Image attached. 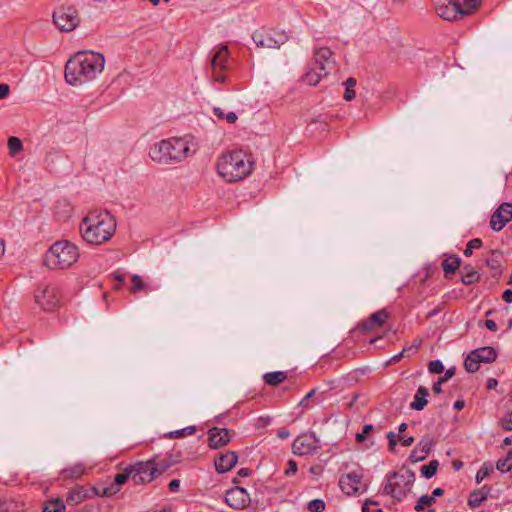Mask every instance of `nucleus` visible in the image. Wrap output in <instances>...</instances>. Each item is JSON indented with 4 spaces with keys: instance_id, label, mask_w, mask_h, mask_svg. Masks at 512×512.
<instances>
[{
    "instance_id": "obj_1",
    "label": "nucleus",
    "mask_w": 512,
    "mask_h": 512,
    "mask_svg": "<svg viewBox=\"0 0 512 512\" xmlns=\"http://www.w3.org/2000/svg\"><path fill=\"white\" fill-rule=\"evenodd\" d=\"M105 66L102 54L93 51H81L73 55L65 66V80L76 86L85 84L97 77Z\"/></svg>"
},
{
    "instance_id": "obj_2",
    "label": "nucleus",
    "mask_w": 512,
    "mask_h": 512,
    "mask_svg": "<svg viewBox=\"0 0 512 512\" xmlns=\"http://www.w3.org/2000/svg\"><path fill=\"white\" fill-rule=\"evenodd\" d=\"M116 230V221L108 212H90L80 224L82 238L90 244L100 245L108 241Z\"/></svg>"
},
{
    "instance_id": "obj_3",
    "label": "nucleus",
    "mask_w": 512,
    "mask_h": 512,
    "mask_svg": "<svg viewBox=\"0 0 512 512\" xmlns=\"http://www.w3.org/2000/svg\"><path fill=\"white\" fill-rule=\"evenodd\" d=\"M188 142L183 138H169L155 143L149 151L150 158L161 165H174L190 154Z\"/></svg>"
},
{
    "instance_id": "obj_4",
    "label": "nucleus",
    "mask_w": 512,
    "mask_h": 512,
    "mask_svg": "<svg viewBox=\"0 0 512 512\" xmlns=\"http://www.w3.org/2000/svg\"><path fill=\"white\" fill-rule=\"evenodd\" d=\"M245 157L241 151L223 154L217 162L218 174L227 182L243 180L253 169V162Z\"/></svg>"
},
{
    "instance_id": "obj_5",
    "label": "nucleus",
    "mask_w": 512,
    "mask_h": 512,
    "mask_svg": "<svg viewBox=\"0 0 512 512\" xmlns=\"http://www.w3.org/2000/svg\"><path fill=\"white\" fill-rule=\"evenodd\" d=\"M79 258L76 245L63 240L55 242L46 252L44 264L50 269H67L74 265Z\"/></svg>"
},
{
    "instance_id": "obj_6",
    "label": "nucleus",
    "mask_w": 512,
    "mask_h": 512,
    "mask_svg": "<svg viewBox=\"0 0 512 512\" xmlns=\"http://www.w3.org/2000/svg\"><path fill=\"white\" fill-rule=\"evenodd\" d=\"M335 65L333 52L328 47H321L314 53L313 61L303 81L308 85L316 86L322 77L327 76Z\"/></svg>"
},
{
    "instance_id": "obj_7",
    "label": "nucleus",
    "mask_w": 512,
    "mask_h": 512,
    "mask_svg": "<svg viewBox=\"0 0 512 512\" xmlns=\"http://www.w3.org/2000/svg\"><path fill=\"white\" fill-rule=\"evenodd\" d=\"M414 482L415 473L410 469L392 472L387 477V483L383 488V493L400 502L411 491Z\"/></svg>"
},
{
    "instance_id": "obj_8",
    "label": "nucleus",
    "mask_w": 512,
    "mask_h": 512,
    "mask_svg": "<svg viewBox=\"0 0 512 512\" xmlns=\"http://www.w3.org/2000/svg\"><path fill=\"white\" fill-rule=\"evenodd\" d=\"M285 31L261 27L252 34V40L258 48L278 49L288 41Z\"/></svg>"
},
{
    "instance_id": "obj_9",
    "label": "nucleus",
    "mask_w": 512,
    "mask_h": 512,
    "mask_svg": "<svg viewBox=\"0 0 512 512\" xmlns=\"http://www.w3.org/2000/svg\"><path fill=\"white\" fill-rule=\"evenodd\" d=\"M53 23L61 32H71L80 23L79 13L73 6L59 7L53 12Z\"/></svg>"
},
{
    "instance_id": "obj_10",
    "label": "nucleus",
    "mask_w": 512,
    "mask_h": 512,
    "mask_svg": "<svg viewBox=\"0 0 512 512\" xmlns=\"http://www.w3.org/2000/svg\"><path fill=\"white\" fill-rule=\"evenodd\" d=\"M497 359V351L490 346L474 349L464 360L467 372L474 373L479 370L480 363H492Z\"/></svg>"
},
{
    "instance_id": "obj_11",
    "label": "nucleus",
    "mask_w": 512,
    "mask_h": 512,
    "mask_svg": "<svg viewBox=\"0 0 512 512\" xmlns=\"http://www.w3.org/2000/svg\"><path fill=\"white\" fill-rule=\"evenodd\" d=\"M34 298L35 302L46 311L54 310L60 302V294L58 288L53 285H47L43 288H38Z\"/></svg>"
},
{
    "instance_id": "obj_12",
    "label": "nucleus",
    "mask_w": 512,
    "mask_h": 512,
    "mask_svg": "<svg viewBox=\"0 0 512 512\" xmlns=\"http://www.w3.org/2000/svg\"><path fill=\"white\" fill-rule=\"evenodd\" d=\"M129 467L132 474V481L136 485L149 483L156 477L155 460L137 462Z\"/></svg>"
},
{
    "instance_id": "obj_13",
    "label": "nucleus",
    "mask_w": 512,
    "mask_h": 512,
    "mask_svg": "<svg viewBox=\"0 0 512 512\" xmlns=\"http://www.w3.org/2000/svg\"><path fill=\"white\" fill-rule=\"evenodd\" d=\"M292 449L299 456L312 454L320 449L319 439L313 432L301 434L294 440Z\"/></svg>"
},
{
    "instance_id": "obj_14",
    "label": "nucleus",
    "mask_w": 512,
    "mask_h": 512,
    "mask_svg": "<svg viewBox=\"0 0 512 512\" xmlns=\"http://www.w3.org/2000/svg\"><path fill=\"white\" fill-rule=\"evenodd\" d=\"M435 10L439 17L448 21H455L459 16L470 15L460 5L450 0H435Z\"/></svg>"
},
{
    "instance_id": "obj_15",
    "label": "nucleus",
    "mask_w": 512,
    "mask_h": 512,
    "mask_svg": "<svg viewBox=\"0 0 512 512\" xmlns=\"http://www.w3.org/2000/svg\"><path fill=\"white\" fill-rule=\"evenodd\" d=\"M225 502L231 508L240 510L249 505L250 497L245 488L236 486L226 492Z\"/></svg>"
},
{
    "instance_id": "obj_16",
    "label": "nucleus",
    "mask_w": 512,
    "mask_h": 512,
    "mask_svg": "<svg viewBox=\"0 0 512 512\" xmlns=\"http://www.w3.org/2000/svg\"><path fill=\"white\" fill-rule=\"evenodd\" d=\"M512 220V203H502L492 214L490 226L494 231H500L506 223Z\"/></svg>"
},
{
    "instance_id": "obj_17",
    "label": "nucleus",
    "mask_w": 512,
    "mask_h": 512,
    "mask_svg": "<svg viewBox=\"0 0 512 512\" xmlns=\"http://www.w3.org/2000/svg\"><path fill=\"white\" fill-rule=\"evenodd\" d=\"M388 318L389 313L386 311V309L378 310L371 314L366 320L361 321L358 324L357 329L362 333H370L375 329L383 326Z\"/></svg>"
},
{
    "instance_id": "obj_18",
    "label": "nucleus",
    "mask_w": 512,
    "mask_h": 512,
    "mask_svg": "<svg viewBox=\"0 0 512 512\" xmlns=\"http://www.w3.org/2000/svg\"><path fill=\"white\" fill-rule=\"evenodd\" d=\"M434 445L433 437L425 435L412 450L409 456L410 461L416 463L425 460Z\"/></svg>"
},
{
    "instance_id": "obj_19",
    "label": "nucleus",
    "mask_w": 512,
    "mask_h": 512,
    "mask_svg": "<svg viewBox=\"0 0 512 512\" xmlns=\"http://www.w3.org/2000/svg\"><path fill=\"white\" fill-rule=\"evenodd\" d=\"M230 442L229 430L213 427L208 431V444L212 449H218Z\"/></svg>"
},
{
    "instance_id": "obj_20",
    "label": "nucleus",
    "mask_w": 512,
    "mask_h": 512,
    "mask_svg": "<svg viewBox=\"0 0 512 512\" xmlns=\"http://www.w3.org/2000/svg\"><path fill=\"white\" fill-rule=\"evenodd\" d=\"M238 455L234 451H227L215 459V468L218 473H226L237 464Z\"/></svg>"
},
{
    "instance_id": "obj_21",
    "label": "nucleus",
    "mask_w": 512,
    "mask_h": 512,
    "mask_svg": "<svg viewBox=\"0 0 512 512\" xmlns=\"http://www.w3.org/2000/svg\"><path fill=\"white\" fill-rule=\"evenodd\" d=\"M361 483V476L357 473H349L340 479V487L347 495H353L359 492V484Z\"/></svg>"
},
{
    "instance_id": "obj_22",
    "label": "nucleus",
    "mask_w": 512,
    "mask_h": 512,
    "mask_svg": "<svg viewBox=\"0 0 512 512\" xmlns=\"http://www.w3.org/2000/svg\"><path fill=\"white\" fill-rule=\"evenodd\" d=\"M503 257V253L500 250H491L490 257L486 259V265L494 271L493 277L498 278L501 273V259Z\"/></svg>"
},
{
    "instance_id": "obj_23",
    "label": "nucleus",
    "mask_w": 512,
    "mask_h": 512,
    "mask_svg": "<svg viewBox=\"0 0 512 512\" xmlns=\"http://www.w3.org/2000/svg\"><path fill=\"white\" fill-rule=\"evenodd\" d=\"M228 56H229V51H228L227 46H221L211 60L212 69L213 70H216V69L224 70L226 67V62L228 60Z\"/></svg>"
},
{
    "instance_id": "obj_24",
    "label": "nucleus",
    "mask_w": 512,
    "mask_h": 512,
    "mask_svg": "<svg viewBox=\"0 0 512 512\" xmlns=\"http://www.w3.org/2000/svg\"><path fill=\"white\" fill-rule=\"evenodd\" d=\"M489 492L490 489L486 488V486L482 487L479 490L473 491L472 493H470L467 502L468 506L472 509L479 507L488 498Z\"/></svg>"
},
{
    "instance_id": "obj_25",
    "label": "nucleus",
    "mask_w": 512,
    "mask_h": 512,
    "mask_svg": "<svg viewBox=\"0 0 512 512\" xmlns=\"http://www.w3.org/2000/svg\"><path fill=\"white\" fill-rule=\"evenodd\" d=\"M429 391L426 387L420 386L414 396V400L410 403V408L416 411H421L427 405V396Z\"/></svg>"
},
{
    "instance_id": "obj_26",
    "label": "nucleus",
    "mask_w": 512,
    "mask_h": 512,
    "mask_svg": "<svg viewBox=\"0 0 512 512\" xmlns=\"http://www.w3.org/2000/svg\"><path fill=\"white\" fill-rule=\"evenodd\" d=\"M480 280V274L470 264L463 266L461 271V281L465 285H471Z\"/></svg>"
},
{
    "instance_id": "obj_27",
    "label": "nucleus",
    "mask_w": 512,
    "mask_h": 512,
    "mask_svg": "<svg viewBox=\"0 0 512 512\" xmlns=\"http://www.w3.org/2000/svg\"><path fill=\"white\" fill-rule=\"evenodd\" d=\"M132 285L129 288L130 292L132 293H138L140 291H145L146 293H149L153 291V288L151 285L143 280V278L140 275L134 274L131 277Z\"/></svg>"
},
{
    "instance_id": "obj_28",
    "label": "nucleus",
    "mask_w": 512,
    "mask_h": 512,
    "mask_svg": "<svg viewBox=\"0 0 512 512\" xmlns=\"http://www.w3.org/2000/svg\"><path fill=\"white\" fill-rule=\"evenodd\" d=\"M85 472V466L82 463L74 464L61 471L64 479H77L80 478Z\"/></svg>"
},
{
    "instance_id": "obj_29",
    "label": "nucleus",
    "mask_w": 512,
    "mask_h": 512,
    "mask_svg": "<svg viewBox=\"0 0 512 512\" xmlns=\"http://www.w3.org/2000/svg\"><path fill=\"white\" fill-rule=\"evenodd\" d=\"M288 377V372L286 371H276L269 372L264 374L263 379L267 385L277 386L283 381H285Z\"/></svg>"
},
{
    "instance_id": "obj_30",
    "label": "nucleus",
    "mask_w": 512,
    "mask_h": 512,
    "mask_svg": "<svg viewBox=\"0 0 512 512\" xmlns=\"http://www.w3.org/2000/svg\"><path fill=\"white\" fill-rule=\"evenodd\" d=\"M461 264V259L457 255L450 256L442 261V268L446 274L454 273Z\"/></svg>"
},
{
    "instance_id": "obj_31",
    "label": "nucleus",
    "mask_w": 512,
    "mask_h": 512,
    "mask_svg": "<svg viewBox=\"0 0 512 512\" xmlns=\"http://www.w3.org/2000/svg\"><path fill=\"white\" fill-rule=\"evenodd\" d=\"M86 497H87V494L83 490H80V489L72 490L67 495L66 503L68 505L74 506V505H77V504L83 502Z\"/></svg>"
},
{
    "instance_id": "obj_32",
    "label": "nucleus",
    "mask_w": 512,
    "mask_h": 512,
    "mask_svg": "<svg viewBox=\"0 0 512 512\" xmlns=\"http://www.w3.org/2000/svg\"><path fill=\"white\" fill-rule=\"evenodd\" d=\"M214 115L220 120H226L228 123L233 124L237 121L238 117L234 112L225 113L221 108H213Z\"/></svg>"
},
{
    "instance_id": "obj_33",
    "label": "nucleus",
    "mask_w": 512,
    "mask_h": 512,
    "mask_svg": "<svg viewBox=\"0 0 512 512\" xmlns=\"http://www.w3.org/2000/svg\"><path fill=\"white\" fill-rule=\"evenodd\" d=\"M8 149L11 156H16L23 150L22 141L18 137H10L8 139Z\"/></svg>"
},
{
    "instance_id": "obj_34",
    "label": "nucleus",
    "mask_w": 512,
    "mask_h": 512,
    "mask_svg": "<svg viewBox=\"0 0 512 512\" xmlns=\"http://www.w3.org/2000/svg\"><path fill=\"white\" fill-rule=\"evenodd\" d=\"M438 466L439 462L437 460H432L429 462V464L421 467V474L425 478L430 479L436 474Z\"/></svg>"
},
{
    "instance_id": "obj_35",
    "label": "nucleus",
    "mask_w": 512,
    "mask_h": 512,
    "mask_svg": "<svg viewBox=\"0 0 512 512\" xmlns=\"http://www.w3.org/2000/svg\"><path fill=\"white\" fill-rule=\"evenodd\" d=\"M434 502H435V499L432 495H422L418 499V501L414 507V510L416 512H422V511H424L425 507H430Z\"/></svg>"
},
{
    "instance_id": "obj_36",
    "label": "nucleus",
    "mask_w": 512,
    "mask_h": 512,
    "mask_svg": "<svg viewBox=\"0 0 512 512\" xmlns=\"http://www.w3.org/2000/svg\"><path fill=\"white\" fill-rule=\"evenodd\" d=\"M64 510V502L60 499H54L48 503L43 512H64Z\"/></svg>"
},
{
    "instance_id": "obj_37",
    "label": "nucleus",
    "mask_w": 512,
    "mask_h": 512,
    "mask_svg": "<svg viewBox=\"0 0 512 512\" xmlns=\"http://www.w3.org/2000/svg\"><path fill=\"white\" fill-rule=\"evenodd\" d=\"M129 478L132 479V474H131L130 467H127L124 469V471L122 473L115 475L114 483L112 485H115L116 487L120 486V485L126 483Z\"/></svg>"
},
{
    "instance_id": "obj_38",
    "label": "nucleus",
    "mask_w": 512,
    "mask_h": 512,
    "mask_svg": "<svg viewBox=\"0 0 512 512\" xmlns=\"http://www.w3.org/2000/svg\"><path fill=\"white\" fill-rule=\"evenodd\" d=\"M196 429L195 426H188L180 430H175L169 433L170 438H180L186 435H193Z\"/></svg>"
},
{
    "instance_id": "obj_39",
    "label": "nucleus",
    "mask_w": 512,
    "mask_h": 512,
    "mask_svg": "<svg viewBox=\"0 0 512 512\" xmlns=\"http://www.w3.org/2000/svg\"><path fill=\"white\" fill-rule=\"evenodd\" d=\"M173 465V461L170 459H163L158 462L155 461V474L156 476L161 475Z\"/></svg>"
},
{
    "instance_id": "obj_40",
    "label": "nucleus",
    "mask_w": 512,
    "mask_h": 512,
    "mask_svg": "<svg viewBox=\"0 0 512 512\" xmlns=\"http://www.w3.org/2000/svg\"><path fill=\"white\" fill-rule=\"evenodd\" d=\"M307 508L310 512H323L326 504L322 499H314L308 503Z\"/></svg>"
},
{
    "instance_id": "obj_41",
    "label": "nucleus",
    "mask_w": 512,
    "mask_h": 512,
    "mask_svg": "<svg viewBox=\"0 0 512 512\" xmlns=\"http://www.w3.org/2000/svg\"><path fill=\"white\" fill-rule=\"evenodd\" d=\"M482 246V240L480 238H474L467 243L464 255L470 257L473 254V249L480 248Z\"/></svg>"
},
{
    "instance_id": "obj_42",
    "label": "nucleus",
    "mask_w": 512,
    "mask_h": 512,
    "mask_svg": "<svg viewBox=\"0 0 512 512\" xmlns=\"http://www.w3.org/2000/svg\"><path fill=\"white\" fill-rule=\"evenodd\" d=\"M499 425L506 431L512 430V410L507 411L499 420Z\"/></svg>"
},
{
    "instance_id": "obj_43",
    "label": "nucleus",
    "mask_w": 512,
    "mask_h": 512,
    "mask_svg": "<svg viewBox=\"0 0 512 512\" xmlns=\"http://www.w3.org/2000/svg\"><path fill=\"white\" fill-rule=\"evenodd\" d=\"M94 490H95L96 495H98V496L110 497V496L115 495L119 491V488L116 487L115 485H110V486L104 487L102 490H98L96 488H94Z\"/></svg>"
},
{
    "instance_id": "obj_44",
    "label": "nucleus",
    "mask_w": 512,
    "mask_h": 512,
    "mask_svg": "<svg viewBox=\"0 0 512 512\" xmlns=\"http://www.w3.org/2000/svg\"><path fill=\"white\" fill-rule=\"evenodd\" d=\"M428 371L432 374H440L444 371V366L440 360H433L428 364Z\"/></svg>"
},
{
    "instance_id": "obj_45",
    "label": "nucleus",
    "mask_w": 512,
    "mask_h": 512,
    "mask_svg": "<svg viewBox=\"0 0 512 512\" xmlns=\"http://www.w3.org/2000/svg\"><path fill=\"white\" fill-rule=\"evenodd\" d=\"M496 468L502 473L508 472L512 469V462L507 457L499 459L496 463Z\"/></svg>"
},
{
    "instance_id": "obj_46",
    "label": "nucleus",
    "mask_w": 512,
    "mask_h": 512,
    "mask_svg": "<svg viewBox=\"0 0 512 512\" xmlns=\"http://www.w3.org/2000/svg\"><path fill=\"white\" fill-rule=\"evenodd\" d=\"M316 389H312L309 393L306 394V396L300 401L299 405L309 409L311 406L309 404V400L315 395Z\"/></svg>"
},
{
    "instance_id": "obj_47",
    "label": "nucleus",
    "mask_w": 512,
    "mask_h": 512,
    "mask_svg": "<svg viewBox=\"0 0 512 512\" xmlns=\"http://www.w3.org/2000/svg\"><path fill=\"white\" fill-rule=\"evenodd\" d=\"M298 466L297 463L294 460L288 461V467L285 470V475L290 476L294 475L297 472Z\"/></svg>"
},
{
    "instance_id": "obj_48",
    "label": "nucleus",
    "mask_w": 512,
    "mask_h": 512,
    "mask_svg": "<svg viewBox=\"0 0 512 512\" xmlns=\"http://www.w3.org/2000/svg\"><path fill=\"white\" fill-rule=\"evenodd\" d=\"M490 473L489 468L482 467L476 474V482L480 483L483 481L484 478H486Z\"/></svg>"
},
{
    "instance_id": "obj_49",
    "label": "nucleus",
    "mask_w": 512,
    "mask_h": 512,
    "mask_svg": "<svg viewBox=\"0 0 512 512\" xmlns=\"http://www.w3.org/2000/svg\"><path fill=\"white\" fill-rule=\"evenodd\" d=\"M343 97L346 101H352L355 99L356 92L354 88H346Z\"/></svg>"
},
{
    "instance_id": "obj_50",
    "label": "nucleus",
    "mask_w": 512,
    "mask_h": 512,
    "mask_svg": "<svg viewBox=\"0 0 512 512\" xmlns=\"http://www.w3.org/2000/svg\"><path fill=\"white\" fill-rule=\"evenodd\" d=\"M399 441L402 443L403 446H410L414 443L415 439L413 436L404 437L402 435H398Z\"/></svg>"
},
{
    "instance_id": "obj_51",
    "label": "nucleus",
    "mask_w": 512,
    "mask_h": 512,
    "mask_svg": "<svg viewBox=\"0 0 512 512\" xmlns=\"http://www.w3.org/2000/svg\"><path fill=\"white\" fill-rule=\"evenodd\" d=\"M10 93V86L8 84H0V100L6 98Z\"/></svg>"
},
{
    "instance_id": "obj_52",
    "label": "nucleus",
    "mask_w": 512,
    "mask_h": 512,
    "mask_svg": "<svg viewBox=\"0 0 512 512\" xmlns=\"http://www.w3.org/2000/svg\"><path fill=\"white\" fill-rule=\"evenodd\" d=\"M222 71L223 70H219V69L213 70V79H214V81H217V82H224L225 81V75H224V73Z\"/></svg>"
},
{
    "instance_id": "obj_53",
    "label": "nucleus",
    "mask_w": 512,
    "mask_h": 512,
    "mask_svg": "<svg viewBox=\"0 0 512 512\" xmlns=\"http://www.w3.org/2000/svg\"><path fill=\"white\" fill-rule=\"evenodd\" d=\"M420 344H421V340H420V341H418V343H417V344H415V345H412V346H410V347H405V348H403L401 352H403V354H404V355H405L406 353H407V354H409V353H414V352H416V351L418 350V348H419Z\"/></svg>"
},
{
    "instance_id": "obj_54",
    "label": "nucleus",
    "mask_w": 512,
    "mask_h": 512,
    "mask_svg": "<svg viewBox=\"0 0 512 512\" xmlns=\"http://www.w3.org/2000/svg\"><path fill=\"white\" fill-rule=\"evenodd\" d=\"M180 486V480L174 479L169 483V490L171 492H177Z\"/></svg>"
},
{
    "instance_id": "obj_55",
    "label": "nucleus",
    "mask_w": 512,
    "mask_h": 512,
    "mask_svg": "<svg viewBox=\"0 0 512 512\" xmlns=\"http://www.w3.org/2000/svg\"><path fill=\"white\" fill-rule=\"evenodd\" d=\"M502 298L505 302L512 303V290L506 289L502 294Z\"/></svg>"
},
{
    "instance_id": "obj_56",
    "label": "nucleus",
    "mask_w": 512,
    "mask_h": 512,
    "mask_svg": "<svg viewBox=\"0 0 512 512\" xmlns=\"http://www.w3.org/2000/svg\"><path fill=\"white\" fill-rule=\"evenodd\" d=\"M378 503L372 500H366L362 506V512H371L370 505H377Z\"/></svg>"
},
{
    "instance_id": "obj_57",
    "label": "nucleus",
    "mask_w": 512,
    "mask_h": 512,
    "mask_svg": "<svg viewBox=\"0 0 512 512\" xmlns=\"http://www.w3.org/2000/svg\"><path fill=\"white\" fill-rule=\"evenodd\" d=\"M486 328L490 331H496L497 330V324L494 320H485L484 322Z\"/></svg>"
},
{
    "instance_id": "obj_58",
    "label": "nucleus",
    "mask_w": 512,
    "mask_h": 512,
    "mask_svg": "<svg viewBox=\"0 0 512 512\" xmlns=\"http://www.w3.org/2000/svg\"><path fill=\"white\" fill-rule=\"evenodd\" d=\"M486 386L488 389H495L498 386V381L495 378H489Z\"/></svg>"
},
{
    "instance_id": "obj_59",
    "label": "nucleus",
    "mask_w": 512,
    "mask_h": 512,
    "mask_svg": "<svg viewBox=\"0 0 512 512\" xmlns=\"http://www.w3.org/2000/svg\"><path fill=\"white\" fill-rule=\"evenodd\" d=\"M376 429V427L372 424H365L363 427H362V431L364 432V434H366L367 436Z\"/></svg>"
},
{
    "instance_id": "obj_60",
    "label": "nucleus",
    "mask_w": 512,
    "mask_h": 512,
    "mask_svg": "<svg viewBox=\"0 0 512 512\" xmlns=\"http://www.w3.org/2000/svg\"><path fill=\"white\" fill-rule=\"evenodd\" d=\"M356 79L353 77H349L343 84L346 88H354L356 86Z\"/></svg>"
},
{
    "instance_id": "obj_61",
    "label": "nucleus",
    "mask_w": 512,
    "mask_h": 512,
    "mask_svg": "<svg viewBox=\"0 0 512 512\" xmlns=\"http://www.w3.org/2000/svg\"><path fill=\"white\" fill-rule=\"evenodd\" d=\"M434 499H436V497H441L444 495V489L442 488H435L433 491H432V494H431Z\"/></svg>"
},
{
    "instance_id": "obj_62",
    "label": "nucleus",
    "mask_w": 512,
    "mask_h": 512,
    "mask_svg": "<svg viewBox=\"0 0 512 512\" xmlns=\"http://www.w3.org/2000/svg\"><path fill=\"white\" fill-rule=\"evenodd\" d=\"M251 474V470L249 468H242L238 471V475L240 477H248Z\"/></svg>"
},
{
    "instance_id": "obj_63",
    "label": "nucleus",
    "mask_w": 512,
    "mask_h": 512,
    "mask_svg": "<svg viewBox=\"0 0 512 512\" xmlns=\"http://www.w3.org/2000/svg\"><path fill=\"white\" fill-rule=\"evenodd\" d=\"M464 406H465V402L463 400H457V401H455V403L453 405L454 409L458 410V411L462 410L464 408Z\"/></svg>"
},
{
    "instance_id": "obj_64",
    "label": "nucleus",
    "mask_w": 512,
    "mask_h": 512,
    "mask_svg": "<svg viewBox=\"0 0 512 512\" xmlns=\"http://www.w3.org/2000/svg\"><path fill=\"white\" fill-rule=\"evenodd\" d=\"M366 438H367V435L364 434L363 431H361L360 433L356 434V441L359 442V443L364 442L366 440Z\"/></svg>"
}]
</instances>
